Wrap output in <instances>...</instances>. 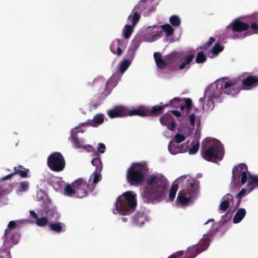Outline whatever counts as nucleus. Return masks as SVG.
<instances>
[{"instance_id":"nucleus-1","label":"nucleus","mask_w":258,"mask_h":258,"mask_svg":"<svg viewBox=\"0 0 258 258\" xmlns=\"http://www.w3.org/2000/svg\"><path fill=\"white\" fill-rule=\"evenodd\" d=\"M143 197L148 203H159L163 201L166 196L168 181L161 174H153L146 180Z\"/></svg>"},{"instance_id":"nucleus-2","label":"nucleus","mask_w":258,"mask_h":258,"mask_svg":"<svg viewBox=\"0 0 258 258\" xmlns=\"http://www.w3.org/2000/svg\"><path fill=\"white\" fill-rule=\"evenodd\" d=\"M254 34H258V24L252 22L250 25L241 21L239 18L234 19L223 32V35L229 38H244Z\"/></svg>"},{"instance_id":"nucleus-3","label":"nucleus","mask_w":258,"mask_h":258,"mask_svg":"<svg viewBox=\"0 0 258 258\" xmlns=\"http://www.w3.org/2000/svg\"><path fill=\"white\" fill-rule=\"evenodd\" d=\"M236 83L235 80H230L226 78L217 80L209 88L210 97L212 99L219 98L223 93L232 96L236 95L240 91V89L236 85Z\"/></svg>"},{"instance_id":"nucleus-4","label":"nucleus","mask_w":258,"mask_h":258,"mask_svg":"<svg viewBox=\"0 0 258 258\" xmlns=\"http://www.w3.org/2000/svg\"><path fill=\"white\" fill-rule=\"evenodd\" d=\"M137 194L132 191H127L119 196L115 203L113 213L127 215L133 213L137 207Z\"/></svg>"},{"instance_id":"nucleus-5","label":"nucleus","mask_w":258,"mask_h":258,"mask_svg":"<svg viewBox=\"0 0 258 258\" xmlns=\"http://www.w3.org/2000/svg\"><path fill=\"white\" fill-rule=\"evenodd\" d=\"M148 170V165L145 162L133 163L127 170V182L131 185H140L144 181L145 174Z\"/></svg>"},{"instance_id":"nucleus-6","label":"nucleus","mask_w":258,"mask_h":258,"mask_svg":"<svg viewBox=\"0 0 258 258\" xmlns=\"http://www.w3.org/2000/svg\"><path fill=\"white\" fill-rule=\"evenodd\" d=\"M201 154L206 160L214 161L215 160H221L224 156V151L220 145L212 143L210 140L206 139L202 144Z\"/></svg>"},{"instance_id":"nucleus-7","label":"nucleus","mask_w":258,"mask_h":258,"mask_svg":"<svg viewBox=\"0 0 258 258\" xmlns=\"http://www.w3.org/2000/svg\"><path fill=\"white\" fill-rule=\"evenodd\" d=\"M47 164L50 170L57 172L62 171L66 166L64 157L60 152H57L51 153L48 157Z\"/></svg>"},{"instance_id":"nucleus-8","label":"nucleus","mask_w":258,"mask_h":258,"mask_svg":"<svg viewBox=\"0 0 258 258\" xmlns=\"http://www.w3.org/2000/svg\"><path fill=\"white\" fill-rule=\"evenodd\" d=\"M238 174L241 185L245 184L247 181L249 183V175H252L248 172V168L246 164H240L238 166H234L232 169V178L233 184L235 185H236V179Z\"/></svg>"},{"instance_id":"nucleus-9","label":"nucleus","mask_w":258,"mask_h":258,"mask_svg":"<svg viewBox=\"0 0 258 258\" xmlns=\"http://www.w3.org/2000/svg\"><path fill=\"white\" fill-rule=\"evenodd\" d=\"M93 166L96 167L95 171L89 179L88 186L92 190L96 187V184L101 179L100 172L103 168V165L100 157H94L91 160Z\"/></svg>"},{"instance_id":"nucleus-10","label":"nucleus","mask_w":258,"mask_h":258,"mask_svg":"<svg viewBox=\"0 0 258 258\" xmlns=\"http://www.w3.org/2000/svg\"><path fill=\"white\" fill-rule=\"evenodd\" d=\"M169 106L178 108H180V110L182 111L183 114L185 113V115H187L191 109L192 102L190 98H180L179 97H175L174 99L170 101L168 103Z\"/></svg>"},{"instance_id":"nucleus-11","label":"nucleus","mask_w":258,"mask_h":258,"mask_svg":"<svg viewBox=\"0 0 258 258\" xmlns=\"http://www.w3.org/2000/svg\"><path fill=\"white\" fill-rule=\"evenodd\" d=\"M89 182L86 184V181L83 179L79 178L76 180L73 184V186L74 188H76V197L78 198H83L88 195V192L87 188H88L89 190L91 192L93 191L94 189H91L88 186Z\"/></svg>"},{"instance_id":"nucleus-12","label":"nucleus","mask_w":258,"mask_h":258,"mask_svg":"<svg viewBox=\"0 0 258 258\" xmlns=\"http://www.w3.org/2000/svg\"><path fill=\"white\" fill-rule=\"evenodd\" d=\"M127 108L123 106H116L107 111L108 116L111 118H117L126 116Z\"/></svg>"},{"instance_id":"nucleus-13","label":"nucleus","mask_w":258,"mask_h":258,"mask_svg":"<svg viewBox=\"0 0 258 258\" xmlns=\"http://www.w3.org/2000/svg\"><path fill=\"white\" fill-rule=\"evenodd\" d=\"M161 123L165 125L167 128L171 131H174L176 127V122L175 119L168 112L162 115L159 118Z\"/></svg>"},{"instance_id":"nucleus-14","label":"nucleus","mask_w":258,"mask_h":258,"mask_svg":"<svg viewBox=\"0 0 258 258\" xmlns=\"http://www.w3.org/2000/svg\"><path fill=\"white\" fill-rule=\"evenodd\" d=\"M162 103H160V105H155L151 108L146 107L147 116H157L161 114L164 109L169 106L168 104L162 105Z\"/></svg>"},{"instance_id":"nucleus-15","label":"nucleus","mask_w":258,"mask_h":258,"mask_svg":"<svg viewBox=\"0 0 258 258\" xmlns=\"http://www.w3.org/2000/svg\"><path fill=\"white\" fill-rule=\"evenodd\" d=\"M104 121V116L102 114H97L94 116L93 119H88L87 121L82 123L81 126H91L97 127Z\"/></svg>"},{"instance_id":"nucleus-16","label":"nucleus","mask_w":258,"mask_h":258,"mask_svg":"<svg viewBox=\"0 0 258 258\" xmlns=\"http://www.w3.org/2000/svg\"><path fill=\"white\" fill-rule=\"evenodd\" d=\"M242 84L244 89H250L252 87L258 85V76L255 75L247 76L242 80Z\"/></svg>"},{"instance_id":"nucleus-17","label":"nucleus","mask_w":258,"mask_h":258,"mask_svg":"<svg viewBox=\"0 0 258 258\" xmlns=\"http://www.w3.org/2000/svg\"><path fill=\"white\" fill-rule=\"evenodd\" d=\"M178 143L171 141L168 146V150L170 153L173 155H175L179 153H184L186 152V147L183 145H178Z\"/></svg>"},{"instance_id":"nucleus-18","label":"nucleus","mask_w":258,"mask_h":258,"mask_svg":"<svg viewBox=\"0 0 258 258\" xmlns=\"http://www.w3.org/2000/svg\"><path fill=\"white\" fill-rule=\"evenodd\" d=\"M190 200V194L184 189L179 191L176 201L182 206H186L189 203Z\"/></svg>"},{"instance_id":"nucleus-19","label":"nucleus","mask_w":258,"mask_h":258,"mask_svg":"<svg viewBox=\"0 0 258 258\" xmlns=\"http://www.w3.org/2000/svg\"><path fill=\"white\" fill-rule=\"evenodd\" d=\"M231 205H233V197L231 194H227L222 198V201L219 207V209L223 212L225 211Z\"/></svg>"},{"instance_id":"nucleus-20","label":"nucleus","mask_w":258,"mask_h":258,"mask_svg":"<svg viewBox=\"0 0 258 258\" xmlns=\"http://www.w3.org/2000/svg\"><path fill=\"white\" fill-rule=\"evenodd\" d=\"M140 41L139 38H134L132 41V43L128 48L127 51V53L126 54V56L128 59L133 60L134 55L135 54V52L139 48L140 45Z\"/></svg>"},{"instance_id":"nucleus-21","label":"nucleus","mask_w":258,"mask_h":258,"mask_svg":"<svg viewBox=\"0 0 258 258\" xmlns=\"http://www.w3.org/2000/svg\"><path fill=\"white\" fill-rule=\"evenodd\" d=\"M154 57L158 68L161 70L165 69L168 66L167 61L162 58L161 53L159 52L154 53Z\"/></svg>"},{"instance_id":"nucleus-22","label":"nucleus","mask_w":258,"mask_h":258,"mask_svg":"<svg viewBox=\"0 0 258 258\" xmlns=\"http://www.w3.org/2000/svg\"><path fill=\"white\" fill-rule=\"evenodd\" d=\"M80 124L79 126L76 127L75 129V131L73 130L71 134L72 141L74 143L75 146L77 148H83V147L82 142L77 137V134L80 132L79 130L80 128Z\"/></svg>"},{"instance_id":"nucleus-23","label":"nucleus","mask_w":258,"mask_h":258,"mask_svg":"<svg viewBox=\"0 0 258 258\" xmlns=\"http://www.w3.org/2000/svg\"><path fill=\"white\" fill-rule=\"evenodd\" d=\"M187 189L185 190L189 194H196L199 190L200 187V182L197 180L193 179L191 181H189V183L187 184Z\"/></svg>"},{"instance_id":"nucleus-24","label":"nucleus","mask_w":258,"mask_h":258,"mask_svg":"<svg viewBox=\"0 0 258 258\" xmlns=\"http://www.w3.org/2000/svg\"><path fill=\"white\" fill-rule=\"evenodd\" d=\"M137 115L141 117L147 116L146 107H142L140 108L134 109L133 110H128L127 108L126 116Z\"/></svg>"},{"instance_id":"nucleus-25","label":"nucleus","mask_w":258,"mask_h":258,"mask_svg":"<svg viewBox=\"0 0 258 258\" xmlns=\"http://www.w3.org/2000/svg\"><path fill=\"white\" fill-rule=\"evenodd\" d=\"M195 57V55L191 53L185 56L184 60L179 65L178 69L182 70L184 69L187 70L190 68V63Z\"/></svg>"},{"instance_id":"nucleus-26","label":"nucleus","mask_w":258,"mask_h":258,"mask_svg":"<svg viewBox=\"0 0 258 258\" xmlns=\"http://www.w3.org/2000/svg\"><path fill=\"white\" fill-rule=\"evenodd\" d=\"M133 222L137 225H143L146 220V215L144 213H138L133 216Z\"/></svg>"},{"instance_id":"nucleus-27","label":"nucleus","mask_w":258,"mask_h":258,"mask_svg":"<svg viewBox=\"0 0 258 258\" xmlns=\"http://www.w3.org/2000/svg\"><path fill=\"white\" fill-rule=\"evenodd\" d=\"M120 40L117 39L115 40L110 46V50L114 54H116L118 56H120L122 51L119 47Z\"/></svg>"},{"instance_id":"nucleus-28","label":"nucleus","mask_w":258,"mask_h":258,"mask_svg":"<svg viewBox=\"0 0 258 258\" xmlns=\"http://www.w3.org/2000/svg\"><path fill=\"white\" fill-rule=\"evenodd\" d=\"M179 58V53L176 52H172L167 55L165 59L167 62L168 66L175 63Z\"/></svg>"},{"instance_id":"nucleus-29","label":"nucleus","mask_w":258,"mask_h":258,"mask_svg":"<svg viewBox=\"0 0 258 258\" xmlns=\"http://www.w3.org/2000/svg\"><path fill=\"white\" fill-rule=\"evenodd\" d=\"M14 174H18L22 178L28 177L29 169L25 168L22 165L14 167Z\"/></svg>"},{"instance_id":"nucleus-30","label":"nucleus","mask_w":258,"mask_h":258,"mask_svg":"<svg viewBox=\"0 0 258 258\" xmlns=\"http://www.w3.org/2000/svg\"><path fill=\"white\" fill-rule=\"evenodd\" d=\"M247 188L250 191L253 190L254 188H258V175H249Z\"/></svg>"},{"instance_id":"nucleus-31","label":"nucleus","mask_w":258,"mask_h":258,"mask_svg":"<svg viewBox=\"0 0 258 258\" xmlns=\"http://www.w3.org/2000/svg\"><path fill=\"white\" fill-rule=\"evenodd\" d=\"M246 214V210L244 208H240L239 209L237 212L236 213L235 215H234L233 219V222L234 223H238L240 222L242 219L244 217L245 215Z\"/></svg>"},{"instance_id":"nucleus-32","label":"nucleus","mask_w":258,"mask_h":258,"mask_svg":"<svg viewBox=\"0 0 258 258\" xmlns=\"http://www.w3.org/2000/svg\"><path fill=\"white\" fill-rule=\"evenodd\" d=\"M134 27L132 25H126L122 30V35L123 37L125 39L129 38L133 32Z\"/></svg>"},{"instance_id":"nucleus-33","label":"nucleus","mask_w":258,"mask_h":258,"mask_svg":"<svg viewBox=\"0 0 258 258\" xmlns=\"http://www.w3.org/2000/svg\"><path fill=\"white\" fill-rule=\"evenodd\" d=\"M49 227L51 231L57 233H60L62 231V224L60 222L50 223Z\"/></svg>"},{"instance_id":"nucleus-34","label":"nucleus","mask_w":258,"mask_h":258,"mask_svg":"<svg viewBox=\"0 0 258 258\" xmlns=\"http://www.w3.org/2000/svg\"><path fill=\"white\" fill-rule=\"evenodd\" d=\"M201 252H200V249L198 248L196 245L193 246L192 247L189 248L187 250V255L189 256V258H194L198 254H199Z\"/></svg>"},{"instance_id":"nucleus-35","label":"nucleus","mask_w":258,"mask_h":258,"mask_svg":"<svg viewBox=\"0 0 258 258\" xmlns=\"http://www.w3.org/2000/svg\"><path fill=\"white\" fill-rule=\"evenodd\" d=\"M178 188L177 183H173L172 185L169 194V199L172 201L175 197L176 191Z\"/></svg>"},{"instance_id":"nucleus-36","label":"nucleus","mask_w":258,"mask_h":258,"mask_svg":"<svg viewBox=\"0 0 258 258\" xmlns=\"http://www.w3.org/2000/svg\"><path fill=\"white\" fill-rule=\"evenodd\" d=\"M64 194L69 197H76V188H73L70 184H68L64 189Z\"/></svg>"},{"instance_id":"nucleus-37","label":"nucleus","mask_w":258,"mask_h":258,"mask_svg":"<svg viewBox=\"0 0 258 258\" xmlns=\"http://www.w3.org/2000/svg\"><path fill=\"white\" fill-rule=\"evenodd\" d=\"M209 245V241L208 239H202L196 245L200 249V252H202L207 249Z\"/></svg>"},{"instance_id":"nucleus-38","label":"nucleus","mask_w":258,"mask_h":258,"mask_svg":"<svg viewBox=\"0 0 258 258\" xmlns=\"http://www.w3.org/2000/svg\"><path fill=\"white\" fill-rule=\"evenodd\" d=\"M160 28L165 33L166 35L169 36L174 33V29L169 24H165L160 26Z\"/></svg>"},{"instance_id":"nucleus-39","label":"nucleus","mask_w":258,"mask_h":258,"mask_svg":"<svg viewBox=\"0 0 258 258\" xmlns=\"http://www.w3.org/2000/svg\"><path fill=\"white\" fill-rule=\"evenodd\" d=\"M141 18V15L137 12L134 13L133 16L131 15L128 17V20H131L132 21V26L135 27Z\"/></svg>"},{"instance_id":"nucleus-40","label":"nucleus","mask_w":258,"mask_h":258,"mask_svg":"<svg viewBox=\"0 0 258 258\" xmlns=\"http://www.w3.org/2000/svg\"><path fill=\"white\" fill-rule=\"evenodd\" d=\"M169 22L174 27H178L180 25L181 21L179 17L175 15H172L169 18Z\"/></svg>"},{"instance_id":"nucleus-41","label":"nucleus","mask_w":258,"mask_h":258,"mask_svg":"<svg viewBox=\"0 0 258 258\" xmlns=\"http://www.w3.org/2000/svg\"><path fill=\"white\" fill-rule=\"evenodd\" d=\"M132 60L131 59V60H127V59H124L122 60L119 66V71L120 72L123 73H124L128 68L129 66L130 65V63L131 62V61Z\"/></svg>"},{"instance_id":"nucleus-42","label":"nucleus","mask_w":258,"mask_h":258,"mask_svg":"<svg viewBox=\"0 0 258 258\" xmlns=\"http://www.w3.org/2000/svg\"><path fill=\"white\" fill-rule=\"evenodd\" d=\"M207 60V57L203 52H199L196 57V62L197 63H204Z\"/></svg>"},{"instance_id":"nucleus-43","label":"nucleus","mask_w":258,"mask_h":258,"mask_svg":"<svg viewBox=\"0 0 258 258\" xmlns=\"http://www.w3.org/2000/svg\"><path fill=\"white\" fill-rule=\"evenodd\" d=\"M48 223V219L46 217L38 218L36 221V224L39 227H44Z\"/></svg>"},{"instance_id":"nucleus-44","label":"nucleus","mask_w":258,"mask_h":258,"mask_svg":"<svg viewBox=\"0 0 258 258\" xmlns=\"http://www.w3.org/2000/svg\"><path fill=\"white\" fill-rule=\"evenodd\" d=\"M29 187V182L27 181H23L20 183L18 190L20 191H26Z\"/></svg>"},{"instance_id":"nucleus-45","label":"nucleus","mask_w":258,"mask_h":258,"mask_svg":"<svg viewBox=\"0 0 258 258\" xmlns=\"http://www.w3.org/2000/svg\"><path fill=\"white\" fill-rule=\"evenodd\" d=\"M223 49V46L219 43H216L212 49V53L214 54H218Z\"/></svg>"},{"instance_id":"nucleus-46","label":"nucleus","mask_w":258,"mask_h":258,"mask_svg":"<svg viewBox=\"0 0 258 258\" xmlns=\"http://www.w3.org/2000/svg\"><path fill=\"white\" fill-rule=\"evenodd\" d=\"M17 226V224L16 223L15 221H11L9 222V224H8V229H7L5 230V235L8 237V235L9 234V232H10V230L11 229H14Z\"/></svg>"},{"instance_id":"nucleus-47","label":"nucleus","mask_w":258,"mask_h":258,"mask_svg":"<svg viewBox=\"0 0 258 258\" xmlns=\"http://www.w3.org/2000/svg\"><path fill=\"white\" fill-rule=\"evenodd\" d=\"M200 147L199 141H198L193 146H192L188 150L189 154H195L199 151Z\"/></svg>"},{"instance_id":"nucleus-48","label":"nucleus","mask_w":258,"mask_h":258,"mask_svg":"<svg viewBox=\"0 0 258 258\" xmlns=\"http://www.w3.org/2000/svg\"><path fill=\"white\" fill-rule=\"evenodd\" d=\"M174 139L175 140L173 141V142L179 144L183 142L185 140L186 138L185 136L182 135L179 133H177L174 136Z\"/></svg>"},{"instance_id":"nucleus-49","label":"nucleus","mask_w":258,"mask_h":258,"mask_svg":"<svg viewBox=\"0 0 258 258\" xmlns=\"http://www.w3.org/2000/svg\"><path fill=\"white\" fill-rule=\"evenodd\" d=\"M20 237V235L18 233H16L11 236V239L13 241L14 243L16 244L19 242Z\"/></svg>"},{"instance_id":"nucleus-50","label":"nucleus","mask_w":258,"mask_h":258,"mask_svg":"<svg viewBox=\"0 0 258 258\" xmlns=\"http://www.w3.org/2000/svg\"><path fill=\"white\" fill-rule=\"evenodd\" d=\"M106 149L105 145L103 143H99L97 150L100 154H103L105 152Z\"/></svg>"},{"instance_id":"nucleus-51","label":"nucleus","mask_w":258,"mask_h":258,"mask_svg":"<svg viewBox=\"0 0 258 258\" xmlns=\"http://www.w3.org/2000/svg\"><path fill=\"white\" fill-rule=\"evenodd\" d=\"M246 188H247V190L248 191V192H251V191H250L248 188H247V185L246 186ZM253 190H252V191ZM246 189H245V188H242L237 195L236 197L237 198H241L243 196H244L245 194H246Z\"/></svg>"},{"instance_id":"nucleus-52","label":"nucleus","mask_w":258,"mask_h":258,"mask_svg":"<svg viewBox=\"0 0 258 258\" xmlns=\"http://www.w3.org/2000/svg\"><path fill=\"white\" fill-rule=\"evenodd\" d=\"M195 139L199 141L201 136V128L200 126H197L195 133Z\"/></svg>"},{"instance_id":"nucleus-53","label":"nucleus","mask_w":258,"mask_h":258,"mask_svg":"<svg viewBox=\"0 0 258 258\" xmlns=\"http://www.w3.org/2000/svg\"><path fill=\"white\" fill-rule=\"evenodd\" d=\"M215 39L213 37H210L209 39V41L205 43L203 46V47L205 49H207L215 41Z\"/></svg>"},{"instance_id":"nucleus-54","label":"nucleus","mask_w":258,"mask_h":258,"mask_svg":"<svg viewBox=\"0 0 258 258\" xmlns=\"http://www.w3.org/2000/svg\"><path fill=\"white\" fill-rule=\"evenodd\" d=\"M162 35H163L162 31H158L157 32H156L155 34H153L152 35V38H153V40H155L158 38L161 37L162 36Z\"/></svg>"},{"instance_id":"nucleus-55","label":"nucleus","mask_w":258,"mask_h":258,"mask_svg":"<svg viewBox=\"0 0 258 258\" xmlns=\"http://www.w3.org/2000/svg\"><path fill=\"white\" fill-rule=\"evenodd\" d=\"M171 115H173L175 116L178 117L181 115V112L177 110H170L168 111Z\"/></svg>"},{"instance_id":"nucleus-56","label":"nucleus","mask_w":258,"mask_h":258,"mask_svg":"<svg viewBox=\"0 0 258 258\" xmlns=\"http://www.w3.org/2000/svg\"><path fill=\"white\" fill-rule=\"evenodd\" d=\"M182 254L183 251L180 250L175 252L174 253H173L170 256H169L168 258H176L182 255Z\"/></svg>"},{"instance_id":"nucleus-57","label":"nucleus","mask_w":258,"mask_h":258,"mask_svg":"<svg viewBox=\"0 0 258 258\" xmlns=\"http://www.w3.org/2000/svg\"><path fill=\"white\" fill-rule=\"evenodd\" d=\"M83 148L86 150L88 152L90 153L94 151V148L90 145H84L83 146Z\"/></svg>"},{"instance_id":"nucleus-58","label":"nucleus","mask_w":258,"mask_h":258,"mask_svg":"<svg viewBox=\"0 0 258 258\" xmlns=\"http://www.w3.org/2000/svg\"><path fill=\"white\" fill-rule=\"evenodd\" d=\"M189 120L191 125L194 126L195 123V115L192 113L189 115Z\"/></svg>"},{"instance_id":"nucleus-59","label":"nucleus","mask_w":258,"mask_h":258,"mask_svg":"<svg viewBox=\"0 0 258 258\" xmlns=\"http://www.w3.org/2000/svg\"><path fill=\"white\" fill-rule=\"evenodd\" d=\"M30 213V216L31 217L33 218V219H35L36 221L37 220V219L38 218V217L37 215V214L33 211H30L29 212Z\"/></svg>"},{"instance_id":"nucleus-60","label":"nucleus","mask_w":258,"mask_h":258,"mask_svg":"<svg viewBox=\"0 0 258 258\" xmlns=\"http://www.w3.org/2000/svg\"><path fill=\"white\" fill-rule=\"evenodd\" d=\"M92 155L94 156V157H100V154L99 153L98 150H96L95 148L94 149V151L92 152Z\"/></svg>"},{"instance_id":"nucleus-61","label":"nucleus","mask_w":258,"mask_h":258,"mask_svg":"<svg viewBox=\"0 0 258 258\" xmlns=\"http://www.w3.org/2000/svg\"><path fill=\"white\" fill-rule=\"evenodd\" d=\"M15 175V174H14V172L13 173H11L10 174H8V175L3 177L2 178V180H7L8 179H10L11 177H13Z\"/></svg>"},{"instance_id":"nucleus-62","label":"nucleus","mask_w":258,"mask_h":258,"mask_svg":"<svg viewBox=\"0 0 258 258\" xmlns=\"http://www.w3.org/2000/svg\"><path fill=\"white\" fill-rule=\"evenodd\" d=\"M207 104L210 105V107L211 106V109H212L214 107V102L212 99H209L207 101Z\"/></svg>"},{"instance_id":"nucleus-63","label":"nucleus","mask_w":258,"mask_h":258,"mask_svg":"<svg viewBox=\"0 0 258 258\" xmlns=\"http://www.w3.org/2000/svg\"><path fill=\"white\" fill-rule=\"evenodd\" d=\"M112 82L111 79H109L106 82V86H105V89H107V88L109 86L110 84H111Z\"/></svg>"},{"instance_id":"nucleus-64","label":"nucleus","mask_w":258,"mask_h":258,"mask_svg":"<svg viewBox=\"0 0 258 258\" xmlns=\"http://www.w3.org/2000/svg\"><path fill=\"white\" fill-rule=\"evenodd\" d=\"M237 198L238 199V201L236 203L235 206H236V207H238L239 206L240 203L241 202V198Z\"/></svg>"}]
</instances>
